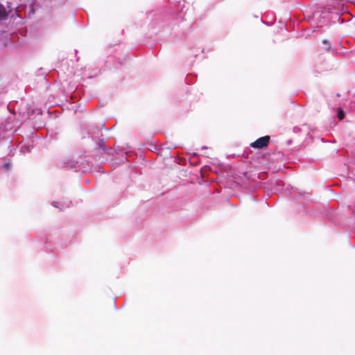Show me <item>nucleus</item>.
I'll list each match as a JSON object with an SVG mask.
<instances>
[{"instance_id": "nucleus-3", "label": "nucleus", "mask_w": 355, "mask_h": 355, "mask_svg": "<svg viewBox=\"0 0 355 355\" xmlns=\"http://www.w3.org/2000/svg\"><path fill=\"white\" fill-rule=\"evenodd\" d=\"M7 15L6 9L3 6L0 5V19L6 18Z\"/></svg>"}, {"instance_id": "nucleus-2", "label": "nucleus", "mask_w": 355, "mask_h": 355, "mask_svg": "<svg viewBox=\"0 0 355 355\" xmlns=\"http://www.w3.org/2000/svg\"><path fill=\"white\" fill-rule=\"evenodd\" d=\"M98 146L99 147V149H101V150L99 151L101 154H112V153L110 152L112 150V148L106 149L105 148V142L103 140H100L98 143Z\"/></svg>"}, {"instance_id": "nucleus-6", "label": "nucleus", "mask_w": 355, "mask_h": 355, "mask_svg": "<svg viewBox=\"0 0 355 355\" xmlns=\"http://www.w3.org/2000/svg\"><path fill=\"white\" fill-rule=\"evenodd\" d=\"M9 168H10V164H9V163H5V164H3V168H4L5 170H8V169H9Z\"/></svg>"}, {"instance_id": "nucleus-7", "label": "nucleus", "mask_w": 355, "mask_h": 355, "mask_svg": "<svg viewBox=\"0 0 355 355\" xmlns=\"http://www.w3.org/2000/svg\"><path fill=\"white\" fill-rule=\"evenodd\" d=\"M196 157H194V156H192V157H189V162H191V159L193 158H196Z\"/></svg>"}, {"instance_id": "nucleus-1", "label": "nucleus", "mask_w": 355, "mask_h": 355, "mask_svg": "<svg viewBox=\"0 0 355 355\" xmlns=\"http://www.w3.org/2000/svg\"><path fill=\"white\" fill-rule=\"evenodd\" d=\"M270 140V136H264L252 142L250 146L254 148L262 149L268 146Z\"/></svg>"}, {"instance_id": "nucleus-4", "label": "nucleus", "mask_w": 355, "mask_h": 355, "mask_svg": "<svg viewBox=\"0 0 355 355\" xmlns=\"http://www.w3.org/2000/svg\"><path fill=\"white\" fill-rule=\"evenodd\" d=\"M345 117V113L341 108L338 110V118L340 120H343Z\"/></svg>"}, {"instance_id": "nucleus-8", "label": "nucleus", "mask_w": 355, "mask_h": 355, "mask_svg": "<svg viewBox=\"0 0 355 355\" xmlns=\"http://www.w3.org/2000/svg\"><path fill=\"white\" fill-rule=\"evenodd\" d=\"M193 156H196V155H198L196 153H193Z\"/></svg>"}, {"instance_id": "nucleus-5", "label": "nucleus", "mask_w": 355, "mask_h": 355, "mask_svg": "<svg viewBox=\"0 0 355 355\" xmlns=\"http://www.w3.org/2000/svg\"><path fill=\"white\" fill-rule=\"evenodd\" d=\"M175 157V161L176 162H178V164H180V162L182 161V157L178 156V157Z\"/></svg>"}]
</instances>
